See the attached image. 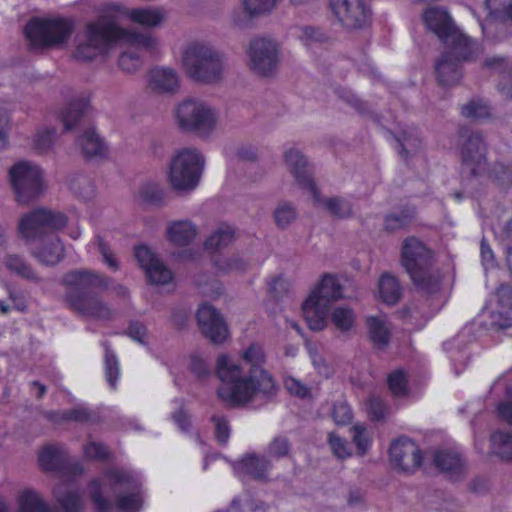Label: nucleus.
<instances>
[{
	"label": "nucleus",
	"mask_w": 512,
	"mask_h": 512,
	"mask_svg": "<svg viewBox=\"0 0 512 512\" xmlns=\"http://www.w3.org/2000/svg\"><path fill=\"white\" fill-rule=\"evenodd\" d=\"M423 20L427 28L436 34L441 41L458 28L450 14L438 6L427 8L423 13Z\"/></svg>",
	"instance_id": "nucleus-24"
},
{
	"label": "nucleus",
	"mask_w": 512,
	"mask_h": 512,
	"mask_svg": "<svg viewBox=\"0 0 512 512\" xmlns=\"http://www.w3.org/2000/svg\"><path fill=\"white\" fill-rule=\"evenodd\" d=\"M462 166L471 177H482L487 170V144L480 131L462 129L460 133Z\"/></svg>",
	"instance_id": "nucleus-13"
},
{
	"label": "nucleus",
	"mask_w": 512,
	"mask_h": 512,
	"mask_svg": "<svg viewBox=\"0 0 512 512\" xmlns=\"http://www.w3.org/2000/svg\"><path fill=\"white\" fill-rule=\"evenodd\" d=\"M343 298V286L339 279L325 274L322 280L302 304V312L308 327L321 331L328 324V312L331 302Z\"/></svg>",
	"instance_id": "nucleus-7"
},
{
	"label": "nucleus",
	"mask_w": 512,
	"mask_h": 512,
	"mask_svg": "<svg viewBox=\"0 0 512 512\" xmlns=\"http://www.w3.org/2000/svg\"><path fill=\"white\" fill-rule=\"evenodd\" d=\"M328 443L333 454L339 459H345L351 455L348 443L345 439L338 436L336 433L331 432L328 435Z\"/></svg>",
	"instance_id": "nucleus-57"
},
{
	"label": "nucleus",
	"mask_w": 512,
	"mask_h": 512,
	"mask_svg": "<svg viewBox=\"0 0 512 512\" xmlns=\"http://www.w3.org/2000/svg\"><path fill=\"white\" fill-rule=\"evenodd\" d=\"M494 183L501 187L512 185V168L502 162L496 161L491 165L487 164L486 174Z\"/></svg>",
	"instance_id": "nucleus-44"
},
{
	"label": "nucleus",
	"mask_w": 512,
	"mask_h": 512,
	"mask_svg": "<svg viewBox=\"0 0 512 512\" xmlns=\"http://www.w3.org/2000/svg\"><path fill=\"white\" fill-rule=\"evenodd\" d=\"M356 315L348 306H337L330 313V322L342 333L349 332L355 323Z\"/></svg>",
	"instance_id": "nucleus-39"
},
{
	"label": "nucleus",
	"mask_w": 512,
	"mask_h": 512,
	"mask_svg": "<svg viewBox=\"0 0 512 512\" xmlns=\"http://www.w3.org/2000/svg\"><path fill=\"white\" fill-rule=\"evenodd\" d=\"M499 91L508 98H512V62L507 70H503L498 83Z\"/></svg>",
	"instance_id": "nucleus-64"
},
{
	"label": "nucleus",
	"mask_w": 512,
	"mask_h": 512,
	"mask_svg": "<svg viewBox=\"0 0 512 512\" xmlns=\"http://www.w3.org/2000/svg\"><path fill=\"white\" fill-rule=\"evenodd\" d=\"M118 39H127L132 44L118 60L120 69L127 73L136 72L142 65L138 48L152 50L156 44V39L150 33L129 32L122 29L113 17L101 15L98 20L86 25L83 34L77 35L74 57L81 61H92L105 54Z\"/></svg>",
	"instance_id": "nucleus-2"
},
{
	"label": "nucleus",
	"mask_w": 512,
	"mask_h": 512,
	"mask_svg": "<svg viewBox=\"0 0 512 512\" xmlns=\"http://www.w3.org/2000/svg\"><path fill=\"white\" fill-rule=\"evenodd\" d=\"M493 306L512 310V285L501 284L498 287L496 291V302Z\"/></svg>",
	"instance_id": "nucleus-60"
},
{
	"label": "nucleus",
	"mask_w": 512,
	"mask_h": 512,
	"mask_svg": "<svg viewBox=\"0 0 512 512\" xmlns=\"http://www.w3.org/2000/svg\"><path fill=\"white\" fill-rule=\"evenodd\" d=\"M441 42L445 45L443 52H450L452 57L463 63L476 60L482 53L481 46L459 28L452 31Z\"/></svg>",
	"instance_id": "nucleus-20"
},
{
	"label": "nucleus",
	"mask_w": 512,
	"mask_h": 512,
	"mask_svg": "<svg viewBox=\"0 0 512 512\" xmlns=\"http://www.w3.org/2000/svg\"><path fill=\"white\" fill-rule=\"evenodd\" d=\"M284 159L298 185L308 190L315 202H320V191L313 178V168L304 154L296 148H290L285 152Z\"/></svg>",
	"instance_id": "nucleus-17"
},
{
	"label": "nucleus",
	"mask_w": 512,
	"mask_h": 512,
	"mask_svg": "<svg viewBox=\"0 0 512 512\" xmlns=\"http://www.w3.org/2000/svg\"><path fill=\"white\" fill-rule=\"evenodd\" d=\"M223 64V55L205 42L191 43L183 55V65L187 74L204 83L219 81L223 72Z\"/></svg>",
	"instance_id": "nucleus-8"
},
{
	"label": "nucleus",
	"mask_w": 512,
	"mask_h": 512,
	"mask_svg": "<svg viewBox=\"0 0 512 512\" xmlns=\"http://www.w3.org/2000/svg\"><path fill=\"white\" fill-rule=\"evenodd\" d=\"M88 108L89 100L86 98H79L72 101L61 114V121L63 122L64 129L66 131L71 130Z\"/></svg>",
	"instance_id": "nucleus-37"
},
{
	"label": "nucleus",
	"mask_w": 512,
	"mask_h": 512,
	"mask_svg": "<svg viewBox=\"0 0 512 512\" xmlns=\"http://www.w3.org/2000/svg\"><path fill=\"white\" fill-rule=\"evenodd\" d=\"M202 334L215 344L226 340L229 331L222 315L211 305L203 304L196 314Z\"/></svg>",
	"instance_id": "nucleus-18"
},
{
	"label": "nucleus",
	"mask_w": 512,
	"mask_h": 512,
	"mask_svg": "<svg viewBox=\"0 0 512 512\" xmlns=\"http://www.w3.org/2000/svg\"><path fill=\"white\" fill-rule=\"evenodd\" d=\"M55 130L46 129L38 132L35 138V146L41 153L47 152L54 143Z\"/></svg>",
	"instance_id": "nucleus-62"
},
{
	"label": "nucleus",
	"mask_w": 512,
	"mask_h": 512,
	"mask_svg": "<svg viewBox=\"0 0 512 512\" xmlns=\"http://www.w3.org/2000/svg\"><path fill=\"white\" fill-rule=\"evenodd\" d=\"M332 418L337 425H348L353 419L350 406L344 401H337L333 404Z\"/></svg>",
	"instance_id": "nucleus-55"
},
{
	"label": "nucleus",
	"mask_w": 512,
	"mask_h": 512,
	"mask_svg": "<svg viewBox=\"0 0 512 512\" xmlns=\"http://www.w3.org/2000/svg\"><path fill=\"white\" fill-rule=\"evenodd\" d=\"M63 419L66 421L85 423L91 419V413L88 409L78 406L69 410H64Z\"/></svg>",
	"instance_id": "nucleus-63"
},
{
	"label": "nucleus",
	"mask_w": 512,
	"mask_h": 512,
	"mask_svg": "<svg viewBox=\"0 0 512 512\" xmlns=\"http://www.w3.org/2000/svg\"><path fill=\"white\" fill-rule=\"evenodd\" d=\"M19 512H56L41 495L32 489L24 490L18 498Z\"/></svg>",
	"instance_id": "nucleus-31"
},
{
	"label": "nucleus",
	"mask_w": 512,
	"mask_h": 512,
	"mask_svg": "<svg viewBox=\"0 0 512 512\" xmlns=\"http://www.w3.org/2000/svg\"><path fill=\"white\" fill-rule=\"evenodd\" d=\"M245 10L250 15L269 12L276 4V0H244Z\"/></svg>",
	"instance_id": "nucleus-58"
},
{
	"label": "nucleus",
	"mask_w": 512,
	"mask_h": 512,
	"mask_svg": "<svg viewBox=\"0 0 512 512\" xmlns=\"http://www.w3.org/2000/svg\"><path fill=\"white\" fill-rule=\"evenodd\" d=\"M178 128L187 133L201 137L208 136L215 128L217 117L215 111L198 99H186L177 105L174 111Z\"/></svg>",
	"instance_id": "nucleus-11"
},
{
	"label": "nucleus",
	"mask_w": 512,
	"mask_h": 512,
	"mask_svg": "<svg viewBox=\"0 0 512 512\" xmlns=\"http://www.w3.org/2000/svg\"><path fill=\"white\" fill-rule=\"evenodd\" d=\"M387 384L391 393L396 397H403L408 392V380L402 369H396L387 377Z\"/></svg>",
	"instance_id": "nucleus-47"
},
{
	"label": "nucleus",
	"mask_w": 512,
	"mask_h": 512,
	"mask_svg": "<svg viewBox=\"0 0 512 512\" xmlns=\"http://www.w3.org/2000/svg\"><path fill=\"white\" fill-rule=\"evenodd\" d=\"M490 325L496 330H505L512 326V310L505 308L491 307Z\"/></svg>",
	"instance_id": "nucleus-50"
},
{
	"label": "nucleus",
	"mask_w": 512,
	"mask_h": 512,
	"mask_svg": "<svg viewBox=\"0 0 512 512\" xmlns=\"http://www.w3.org/2000/svg\"><path fill=\"white\" fill-rule=\"evenodd\" d=\"M399 154L403 159H408L421 147V139L415 129H405L396 137Z\"/></svg>",
	"instance_id": "nucleus-36"
},
{
	"label": "nucleus",
	"mask_w": 512,
	"mask_h": 512,
	"mask_svg": "<svg viewBox=\"0 0 512 512\" xmlns=\"http://www.w3.org/2000/svg\"><path fill=\"white\" fill-rule=\"evenodd\" d=\"M249 65L253 72L261 76H271L279 63L278 48L275 42L257 38L249 46Z\"/></svg>",
	"instance_id": "nucleus-14"
},
{
	"label": "nucleus",
	"mask_w": 512,
	"mask_h": 512,
	"mask_svg": "<svg viewBox=\"0 0 512 512\" xmlns=\"http://www.w3.org/2000/svg\"><path fill=\"white\" fill-rule=\"evenodd\" d=\"M82 153L87 158L101 157L106 152V146L98 134L94 130H86L78 139Z\"/></svg>",
	"instance_id": "nucleus-34"
},
{
	"label": "nucleus",
	"mask_w": 512,
	"mask_h": 512,
	"mask_svg": "<svg viewBox=\"0 0 512 512\" xmlns=\"http://www.w3.org/2000/svg\"><path fill=\"white\" fill-rule=\"evenodd\" d=\"M463 62L455 59L450 52H442L434 62V74L440 86H454L463 76Z\"/></svg>",
	"instance_id": "nucleus-22"
},
{
	"label": "nucleus",
	"mask_w": 512,
	"mask_h": 512,
	"mask_svg": "<svg viewBox=\"0 0 512 512\" xmlns=\"http://www.w3.org/2000/svg\"><path fill=\"white\" fill-rule=\"evenodd\" d=\"M167 239L177 246L189 245L197 235V227L189 220H178L168 224Z\"/></svg>",
	"instance_id": "nucleus-26"
},
{
	"label": "nucleus",
	"mask_w": 512,
	"mask_h": 512,
	"mask_svg": "<svg viewBox=\"0 0 512 512\" xmlns=\"http://www.w3.org/2000/svg\"><path fill=\"white\" fill-rule=\"evenodd\" d=\"M234 240L235 230L228 225H222L210 235L204 245L207 250L220 251L230 246Z\"/></svg>",
	"instance_id": "nucleus-35"
},
{
	"label": "nucleus",
	"mask_w": 512,
	"mask_h": 512,
	"mask_svg": "<svg viewBox=\"0 0 512 512\" xmlns=\"http://www.w3.org/2000/svg\"><path fill=\"white\" fill-rule=\"evenodd\" d=\"M66 223L67 217L63 213L41 208L23 216L18 231L20 237L27 242L47 238L48 243L34 255L46 265H55L64 256V246L54 232L63 228Z\"/></svg>",
	"instance_id": "nucleus-4"
},
{
	"label": "nucleus",
	"mask_w": 512,
	"mask_h": 512,
	"mask_svg": "<svg viewBox=\"0 0 512 512\" xmlns=\"http://www.w3.org/2000/svg\"><path fill=\"white\" fill-rule=\"evenodd\" d=\"M53 493L65 512H81L83 510L82 495L67 484L58 485L54 488Z\"/></svg>",
	"instance_id": "nucleus-28"
},
{
	"label": "nucleus",
	"mask_w": 512,
	"mask_h": 512,
	"mask_svg": "<svg viewBox=\"0 0 512 512\" xmlns=\"http://www.w3.org/2000/svg\"><path fill=\"white\" fill-rule=\"evenodd\" d=\"M318 204H322L325 209L334 217L344 219L353 215L352 203L343 197L321 198Z\"/></svg>",
	"instance_id": "nucleus-40"
},
{
	"label": "nucleus",
	"mask_w": 512,
	"mask_h": 512,
	"mask_svg": "<svg viewBox=\"0 0 512 512\" xmlns=\"http://www.w3.org/2000/svg\"><path fill=\"white\" fill-rule=\"evenodd\" d=\"M96 243L98 251L101 253L103 261L113 270H117L119 267L117 259L107 242L101 236L96 237Z\"/></svg>",
	"instance_id": "nucleus-61"
},
{
	"label": "nucleus",
	"mask_w": 512,
	"mask_h": 512,
	"mask_svg": "<svg viewBox=\"0 0 512 512\" xmlns=\"http://www.w3.org/2000/svg\"><path fill=\"white\" fill-rule=\"evenodd\" d=\"M212 421L215 424V436L219 444L225 445L230 437V426L228 420L222 416H213Z\"/></svg>",
	"instance_id": "nucleus-59"
},
{
	"label": "nucleus",
	"mask_w": 512,
	"mask_h": 512,
	"mask_svg": "<svg viewBox=\"0 0 512 512\" xmlns=\"http://www.w3.org/2000/svg\"><path fill=\"white\" fill-rule=\"evenodd\" d=\"M243 360L250 365L247 373L230 362L227 356L218 357L216 374L221 381L217 390L219 398L233 408L244 407L258 399L261 404L273 401L279 388L271 374L262 368L265 362L262 346L252 343L243 352Z\"/></svg>",
	"instance_id": "nucleus-1"
},
{
	"label": "nucleus",
	"mask_w": 512,
	"mask_h": 512,
	"mask_svg": "<svg viewBox=\"0 0 512 512\" xmlns=\"http://www.w3.org/2000/svg\"><path fill=\"white\" fill-rule=\"evenodd\" d=\"M105 373L106 379L112 388L116 387V382L119 376V364L115 354L105 344Z\"/></svg>",
	"instance_id": "nucleus-51"
},
{
	"label": "nucleus",
	"mask_w": 512,
	"mask_h": 512,
	"mask_svg": "<svg viewBox=\"0 0 512 512\" xmlns=\"http://www.w3.org/2000/svg\"><path fill=\"white\" fill-rule=\"evenodd\" d=\"M481 28L487 39L499 42L511 35L512 22L489 11L488 16L481 23Z\"/></svg>",
	"instance_id": "nucleus-25"
},
{
	"label": "nucleus",
	"mask_w": 512,
	"mask_h": 512,
	"mask_svg": "<svg viewBox=\"0 0 512 512\" xmlns=\"http://www.w3.org/2000/svg\"><path fill=\"white\" fill-rule=\"evenodd\" d=\"M272 468V463L264 455L250 453L245 455L240 461L234 464L236 473H245L254 480L267 482L269 480L268 472Z\"/></svg>",
	"instance_id": "nucleus-23"
},
{
	"label": "nucleus",
	"mask_w": 512,
	"mask_h": 512,
	"mask_svg": "<svg viewBox=\"0 0 512 512\" xmlns=\"http://www.w3.org/2000/svg\"><path fill=\"white\" fill-rule=\"evenodd\" d=\"M297 215L295 206L289 202L279 203L273 212L275 224L282 230L290 226L296 220Z\"/></svg>",
	"instance_id": "nucleus-45"
},
{
	"label": "nucleus",
	"mask_w": 512,
	"mask_h": 512,
	"mask_svg": "<svg viewBox=\"0 0 512 512\" xmlns=\"http://www.w3.org/2000/svg\"><path fill=\"white\" fill-rule=\"evenodd\" d=\"M381 299L390 305L396 304L401 297V287L398 280L389 274H384L379 280Z\"/></svg>",
	"instance_id": "nucleus-42"
},
{
	"label": "nucleus",
	"mask_w": 512,
	"mask_h": 512,
	"mask_svg": "<svg viewBox=\"0 0 512 512\" xmlns=\"http://www.w3.org/2000/svg\"><path fill=\"white\" fill-rule=\"evenodd\" d=\"M492 452L504 461H512V433L496 431L491 435Z\"/></svg>",
	"instance_id": "nucleus-43"
},
{
	"label": "nucleus",
	"mask_w": 512,
	"mask_h": 512,
	"mask_svg": "<svg viewBox=\"0 0 512 512\" xmlns=\"http://www.w3.org/2000/svg\"><path fill=\"white\" fill-rule=\"evenodd\" d=\"M69 187L75 195L83 200H89L94 195V185L86 175L79 174L73 176L69 181Z\"/></svg>",
	"instance_id": "nucleus-46"
},
{
	"label": "nucleus",
	"mask_w": 512,
	"mask_h": 512,
	"mask_svg": "<svg viewBox=\"0 0 512 512\" xmlns=\"http://www.w3.org/2000/svg\"><path fill=\"white\" fill-rule=\"evenodd\" d=\"M205 165L204 156L195 148H182L172 157L169 182L177 191L194 190L201 179Z\"/></svg>",
	"instance_id": "nucleus-10"
},
{
	"label": "nucleus",
	"mask_w": 512,
	"mask_h": 512,
	"mask_svg": "<svg viewBox=\"0 0 512 512\" xmlns=\"http://www.w3.org/2000/svg\"><path fill=\"white\" fill-rule=\"evenodd\" d=\"M63 285L67 288L65 302L77 314L101 321L113 318V313L99 293L108 287L106 278L92 270L76 269L64 274Z\"/></svg>",
	"instance_id": "nucleus-3"
},
{
	"label": "nucleus",
	"mask_w": 512,
	"mask_h": 512,
	"mask_svg": "<svg viewBox=\"0 0 512 512\" xmlns=\"http://www.w3.org/2000/svg\"><path fill=\"white\" fill-rule=\"evenodd\" d=\"M300 31V38L305 42L306 45L313 43H324L329 38L327 33L320 27L303 26L300 28Z\"/></svg>",
	"instance_id": "nucleus-56"
},
{
	"label": "nucleus",
	"mask_w": 512,
	"mask_h": 512,
	"mask_svg": "<svg viewBox=\"0 0 512 512\" xmlns=\"http://www.w3.org/2000/svg\"><path fill=\"white\" fill-rule=\"evenodd\" d=\"M434 255L425 243L411 236L406 238L401 248V263L418 290L425 294H435L441 288V275L432 268Z\"/></svg>",
	"instance_id": "nucleus-6"
},
{
	"label": "nucleus",
	"mask_w": 512,
	"mask_h": 512,
	"mask_svg": "<svg viewBox=\"0 0 512 512\" xmlns=\"http://www.w3.org/2000/svg\"><path fill=\"white\" fill-rule=\"evenodd\" d=\"M213 264L217 270L223 273H242L245 272L250 266L249 261L238 253L229 257L217 255L213 257Z\"/></svg>",
	"instance_id": "nucleus-38"
},
{
	"label": "nucleus",
	"mask_w": 512,
	"mask_h": 512,
	"mask_svg": "<svg viewBox=\"0 0 512 512\" xmlns=\"http://www.w3.org/2000/svg\"><path fill=\"white\" fill-rule=\"evenodd\" d=\"M8 174L18 203L29 204L43 193V173L37 165L20 161L9 169Z\"/></svg>",
	"instance_id": "nucleus-12"
},
{
	"label": "nucleus",
	"mask_w": 512,
	"mask_h": 512,
	"mask_svg": "<svg viewBox=\"0 0 512 512\" xmlns=\"http://www.w3.org/2000/svg\"><path fill=\"white\" fill-rule=\"evenodd\" d=\"M433 461L435 466L443 472L458 473L463 466L461 456L450 450L435 452Z\"/></svg>",
	"instance_id": "nucleus-41"
},
{
	"label": "nucleus",
	"mask_w": 512,
	"mask_h": 512,
	"mask_svg": "<svg viewBox=\"0 0 512 512\" xmlns=\"http://www.w3.org/2000/svg\"><path fill=\"white\" fill-rule=\"evenodd\" d=\"M369 337L378 348H385L390 342V331L385 320L378 316H370L366 320Z\"/></svg>",
	"instance_id": "nucleus-33"
},
{
	"label": "nucleus",
	"mask_w": 512,
	"mask_h": 512,
	"mask_svg": "<svg viewBox=\"0 0 512 512\" xmlns=\"http://www.w3.org/2000/svg\"><path fill=\"white\" fill-rule=\"evenodd\" d=\"M485 4L491 13L512 22V0H486Z\"/></svg>",
	"instance_id": "nucleus-54"
},
{
	"label": "nucleus",
	"mask_w": 512,
	"mask_h": 512,
	"mask_svg": "<svg viewBox=\"0 0 512 512\" xmlns=\"http://www.w3.org/2000/svg\"><path fill=\"white\" fill-rule=\"evenodd\" d=\"M462 114L467 118L484 119L490 116V108L480 100H472L462 107Z\"/></svg>",
	"instance_id": "nucleus-52"
},
{
	"label": "nucleus",
	"mask_w": 512,
	"mask_h": 512,
	"mask_svg": "<svg viewBox=\"0 0 512 512\" xmlns=\"http://www.w3.org/2000/svg\"><path fill=\"white\" fill-rule=\"evenodd\" d=\"M150 87L158 93H175L179 88L178 75L170 68H155L150 74Z\"/></svg>",
	"instance_id": "nucleus-27"
},
{
	"label": "nucleus",
	"mask_w": 512,
	"mask_h": 512,
	"mask_svg": "<svg viewBox=\"0 0 512 512\" xmlns=\"http://www.w3.org/2000/svg\"><path fill=\"white\" fill-rule=\"evenodd\" d=\"M352 432V440L357 448V453L360 456L365 455L370 447V438L368 436L366 427L360 424H356L352 427Z\"/></svg>",
	"instance_id": "nucleus-53"
},
{
	"label": "nucleus",
	"mask_w": 512,
	"mask_h": 512,
	"mask_svg": "<svg viewBox=\"0 0 512 512\" xmlns=\"http://www.w3.org/2000/svg\"><path fill=\"white\" fill-rule=\"evenodd\" d=\"M391 462L406 473H413L422 462L419 447L408 437L395 440L389 449Z\"/></svg>",
	"instance_id": "nucleus-19"
},
{
	"label": "nucleus",
	"mask_w": 512,
	"mask_h": 512,
	"mask_svg": "<svg viewBox=\"0 0 512 512\" xmlns=\"http://www.w3.org/2000/svg\"><path fill=\"white\" fill-rule=\"evenodd\" d=\"M291 451V442L286 436H276L268 444L266 454L270 458L281 459L288 457Z\"/></svg>",
	"instance_id": "nucleus-48"
},
{
	"label": "nucleus",
	"mask_w": 512,
	"mask_h": 512,
	"mask_svg": "<svg viewBox=\"0 0 512 512\" xmlns=\"http://www.w3.org/2000/svg\"><path fill=\"white\" fill-rule=\"evenodd\" d=\"M140 197L143 202L150 205L161 206L165 202L164 190L154 183L144 185L140 190Z\"/></svg>",
	"instance_id": "nucleus-49"
},
{
	"label": "nucleus",
	"mask_w": 512,
	"mask_h": 512,
	"mask_svg": "<svg viewBox=\"0 0 512 512\" xmlns=\"http://www.w3.org/2000/svg\"><path fill=\"white\" fill-rule=\"evenodd\" d=\"M135 257L152 284L165 285L172 281L171 270L147 246L136 247Z\"/></svg>",
	"instance_id": "nucleus-21"
},
{
	"label": "nucleus",
	"mask_w": 512,
	"mask_h": 512,
	"mask_svg": "<svg viewBox=\"0 0 512 512\" xmlns=\"http://www.w3.org/2000/svg\"><path fill=\"white\" fill-rule=\"evenodd\" d=\"M74 31L72 20L64 18H32L24 28L26 38L34 48L64 46Z\"/></svg>",
	"instance_id": "nucleus-9"
},
{
	"label": "nucleus",
	"mask_w": 512,
	"mask_h": 512,
	"mask_svg": "<svg viewBox=\"0 0 512 512\" xmlns=\"http://www.w3.org/2000/svg\"><path fill=\"white\" fill-rule=\"evenodd\" d=\"M130 19L142 26L157 27L165 19V12L160 8H136L129 13Z\"/></svg>",
	"instance_id": "nucleus-32"
},
{
	"label": "nucleus",
	"mask_w": 512,
	"mask_h": 512,
	"mask_svg": "<svg viewBox=\"0 0 512 512\" xmlns=\"http://www.w3.org/2000/svg\"><path fill=\"white\" fill-rule=\"evenodd\" d=\"M4 265L11 272L26 280L38 283L41 278L33 270L26 259L17 254H8L4 257Z\"/></svg>",
	"instance_id": "nucleus-30"
},
{
	"label": "nucleus",
	"mask_w": 512,
	"mask_h": 512,
	"mask_svg": "<svg viewBox=\"0 0 512 512\" xmlns=\"http://www.w3.org/2000/svg\"><path fill=\"white\" fill-rule=\"evenodd\" d=\"M43 470L59 473L66 481H71L83 473L81 465L74 461L64 449L57 446L43 448L39 455Z\"/></svg>",
	"instance_id": "nucleus-16"
},
{
	"label": "nucleus",
	"mask_w": 512,
	"mask_h": 512,
	"mask_svg": "<svg viewBox=\"0 0 512 512\" xmlns=\"http://www.w3.org/2000/svg\"><path fill=\"white\" fill-rule=\"evenodd\" d=\"M329 5L338 22L347 29L363 28L371 17L365 0H330Z\"/></svg>",
	"instance_id": "nucleus-15"
},
{
	"label": "nucleus",
	"mask_w": 512,
	"mask_h": 512,
	"mask_svg": "<svg viewBox=\"0 0 512 512\" xmlns=\"http://www.w3.org/2000/svg\"><path fill=\"white\" fill-rule=\"evenodd\" d=\"M109 486L115 497V506L122 512H138L142 505L141 484L138 477L124 469H110L104 474V484L93 480L89 485L90 498L97 512H109L113 503L104 497V488Z\"/></svg>",
	"instance_id": "nucleus-5"
},
{
	"label": "nucleus",
	"mask_w": 512,
	"mask_h": 512,
	"mask_svg": "<svg viewBox=\"0 0 512 512\" xmlns=\"http://www.w3.org/2000/svg\"><path fill=\"white\" fill-rule=\"evenodd\" d=\"M416 217V209L411 205H404L388 213L384 218L386 231L394 232L410 225Z\"/></svg>",
	"instance_id": "nucleus-29"
}]
</instances>
